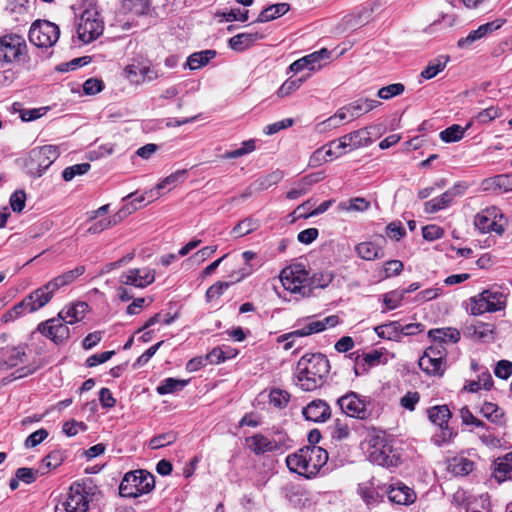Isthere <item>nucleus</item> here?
Segmentation results:
<instances>
[{
  "instance_id": "f257e3e1",
  "label": "nucleus",
  "mask_w": 512,
  "mask_h": 512,
  "mask_svg": "<svg viewBox=\"0 0 512 512\" xmlns=\"http://www.w3.org/2000/svg\"><path fill=\"white\" fill-rule=\"evenodd\" d=\"M296 370V384L304 391H313L323 385L330 364L324 354H306L298 361Z\"/></svg>"
},
{
  "instance_id": "f03ea898",
  "label": "nucleus",
  "mask_w": 512,
  "mask_h": 512,
  "mask_svg": "<svg viewBox=\"0 0 512 512\" xmlns=\"http://www.w3.org/2000/svg\"><path fill=\"white\" fill-rule=\"evenodd\" d=\"M246 447L255 455L265 453H283L291 447V440L282 432L275 433L272 437L256 433L245 438Z\"/></svg>"
},
{
  "instance_id": "7ed1b4c3",
  "label": "nucleus",
  "mask_w": 512,
  "mask_h": 512,
  "mask_svg": "<svg viewBox=\"0 0 512 512\" xmlns=\"http://www.w3.org/2000/svg\"><path fill=\"white\" fill-rule=\"evenodd\" d=\"M56 291L48 287V283L32 291L21 302L13 306L4 316L5 322L13 320L24 313L35 312L44 307L53 297Z\"/></svg>"
},
{
  "instance_id": "20e7f679",
  "label": "nucleus",
  "mask_w": 512,
  "mask_h": 512,
  "mask_svg": "<svg viewBox=\"0 0 512 512\" xmlns=\"http://www.w3.org/2000/svg\"><path fill=\"white\" fill-rule=\"evenodd\" d=\"M59 150L54 145H44L31 149L23 159L28 174L40 177L58 158Z\"/></svg>"
},
{
  "instance_id": "39448f33",
  "label": "nucleus",
  "mask_w": 512,
  "mask_h": 512,
  "mask_svg": "<svg viewBox=\"0 0 512 512\" xmlns=\"http://www.w3.org/2000/svg\"><path fill=\"white\" fill-rule=\"evenodd\" d=\"M155 486L154 476L145 470L127 472L119 486L122 497H138L149 493Z\"/></svg>"
},
{
  "instance_id": "423d86ee",
  "label": "nucleus",
  "mask_w": 512,
  "mask_h": 512,
  "mask_svg": "<svg viewBox=\"0 0 512 512\" xmlns=\"http://www.w3.org/2000/svg\"><path fill=\"white\" fill-rule=\"evenodd\" d=\"M341 412L348 417L367 420L372 416V400L369 396L357 392H347L337 399Z\"/></svg>"
},
{
  "instance_id": "0eeeda50",
  "label": "nucleus",
  "mask_w": 512,
  "mask_h": 512,
  "mask_svg": "<svg viewBox=\"0 0 512 512\" xmlns=\"http://www.w3.org/2000/svg\"><path fill=\"white\" fill-rule=\"evenodd\" d=\"M506 306V295L498 287H492L470 298L472 315H482L503 310Z\"/></svg>"
},
{
  "instance_id": "6e6552de",
  "label": "nucleus",
  "mask_w": 512,
  "mask_h": 512,
  "mask_svg": "<svg viewBox=\"0 0 512 512\" xmlns=\"http://www.w3.org/2000/svg\"><path fill=\"white\" fill-rule=\"evenodd\" d=\"M95 495V487L74 482L61 505L66 512H87Z\"/></svg>"
},
{
  "instance_id": "1a4fd4ad",
  "label": "nucleus",
  "mask_w": 512,
  "mask_h": 512,
  "mask_svg": "<svg viewBox=\"0 0 512 512\" xmlns=\"http://www.w3.org/2000/svg\"><path fill=\"white\" fill-rule=\"evenodd\" d=\"M280 281L285 290L297 295L296 299L309 297V271L301 265H294L281 271Z\"/></svg>"
},
{
  "instance_id": "9d476101",
  "label": "nucleus",
  "mask_w": 512,
  "mask_h": 512,
  "mask_svg": "<svg viewBox=\"0 0 512 512\" xmlns=\"http://www.w3.org/2000/svg\"><path fill=\"white\" fill-rule=\"evenodd\" d=\"M507 219L504 217L501 210L496 206H490L474 217V225L481 233L495 232L498 235H502L505 231Z\"/></svg>"
},
{
  "instance_id": "9b49d317",
  "label": "nucleus",
  "mask_w": 512,
  "mask_h": 512,
  "mask_svg": "<svg viewBox=\"0 0 512 512\" xmlns=\"http://www.w3.org/2000/svg\"><path fill=\"white\" fill-rule=\"evenodd\" d=\"M58 25L47 20H36L30 27L29 40L41 48L52 47L59 39Z\"/></svg>"
},
{
  "instance_id": "f8f14e48",
  "label": "nucleus",
  "mask_w": 512,
  "mask_h": 512,
  "mask_svg": "<svg viewBox=\"0 0 512 512\" xmlns=\"http://www.w3.org/2000/svg\"><path fill=\"white\" fill-rule=\"evenodd\" d=\"M104 25L99 13L94 9L85 10L77 26L78 38L83 43H90L103 33Z\"/></svg>"
},
{
  "instance_id": "ddd939ff",
  "label": "nucleus",
  "mask_w": 512,
  "mask_h": 512,
  "mask_svg": "<svg viewBox=\"0 0 512 512\" xmlns=\"http://www.w3.org/2000/svg\"><path fill=\"white\" fill-rule=\"evenodd\" d=\"M369 460L379 466L395 467L400 461V455L386 439L376 437L369 451Z\"/></svg>"
},
{
  "instance_id": "4468645a",
  "label": "nucleus",
  "mask_w": 512,
  "mask_h": 512,
  "mask_svg": "<svg viewBox=\"0 0 512 512\" xmlns=\"http://www.w3.org/2000/svg\"><path fill=\"white\" fill-rule=\"evenodd\" d=\"M27 48L25 39L18 34L9 33L0 37V62L11 63L19 60Z\"/></svg>"
},
{
  "instance_id": "2eb2a0df",
  "label": "nucleus",
  "mask_w": 512,
  "mask_h": 512,
  "mask_svg": "<svg viewBox=\"0 0 512 512\" xmlns=\"http://www.w3.org/2000/svg\"><path fill=\"white\" fill-rule=\"evenodd\" d=\"M37 329L41 334L51 339L56 344L63 343L70 337V330L67 323L59 316L41 322Z\"/></svg>"
},
{
  "instance_id": "dca6fc26",
  "label": "nucleus",
  "mask_w": 512,
  "mask_h": 512,
  "mask_svg": "<svg viewBox=\"0 0 512 512\" xmlns=\"http://www.w3.org/2000/svg\"><path fill=\"white\" fill-rule=\"evenodd\" d=\"M465 187L461 184H455L446 190L443 194L424 203V211L428 214L436 213L448 208L457 196L463 194Z\"/></svg>"
},
{
  "instance_id": "f3484780",
  "label": "nucleus",
  "mask_w": 512,
  "mask_h": 512,
  "mask_svg": "<svg viewBox=\"0 0 512 512\" xmlns=\"http://www.w3.org/2000/svg\"><path fill=\"white\" fill-rule=\"evenodd\" d=\"M339 324V317L337 315H330L320 320H310L302 328L297 329L289 334H285V339L294 338L296 336L303 337L309 336L314 333H320L325 329L335 327Z\"/></svg>"
},
{
  "instance_id": "a211bd4d",
  "label": "nucleus",
  "mask_w": 512,
  "mask_h": 512,
  "mask_svg": "<svg viewBox=\"0 0 512 512\" xmlns=\"http://www.w3.org/2000/svg\"><path fill=\"white\" fill-rule=\"evenodd\" d=\"M155 280V271L149 268L130 269L121 274L119 282L136 288H145Z\"/></svg>"
},
{
  "instance_id": "6ab92c4d",
  "label": "nucleus",
  "mask_w": 512,
  "mask_h": 512,
  "mask_svg": "<svg viewBox=\"0 0 512 512\" xmlns=\"http://www.w3.org/2000/svg\"><path fill=\"white\" fill-rule=\"evenodd\" d=\"M385 493L390 502L398 505H409L416 499L414 490L400 481L385 485Z\"/></svg>"
},
{
  "instance_id": "aec40b11",
  "label": "nucleus",
  "mask_w": 512,
  "mask_h": 512,
  "mask_svg": "<svg viewBox=\"0 0 512 512\" xmlns=\"http://www.w3.org/2000/svg\"><path fill=\"white\" fill-rule=\"evenodd\" d=\"M504 22L505 20L503 19H496L480 25L476 30H472L466 37L460 38L457 42V46L461 49L469 48L474 42L501 28Z\"/></svg>"
},
{
  "instance_id": "412c9836",
  "label": "nucleus",
  "mask_w": 512,
  "mask_h": 512,
  "mask_svg": "<svg viewBox=\"0 0 512 512\" xmlns=\"http://www.w3.org/2000/svg\"><path fill=\"white\" fill-rule=\"evenodd\" d=\"M303 415L313 422H325L331 416L330 406L321 399L313 400L304 409Z\"/></svg>"
},
{
  "instance_id": "4be33fe9",
  "label": "nucleus",
  "mask_w": 512,
  "mask_h": 512,
  "mask_svg": "<svg viewBox=\"0 0 512 512\" xmlns=\"http://www.w3.org/2000/svg\"><path fill=\"white\" fill-rule=\"evenodd\" d=\"M304 453L307 456L308 467H310V475L313 477L328 461V453L319 446H305Z\"/></svg>"
},
{
  "instance_id": "5701e85b",
  "label": "nucleus",
  "mask_w": 512,
  "mask_h": 512,
  "mask_svg": "<svg viewBox=\"0 0 512 512\" xmlns=\"http://www.w3.org/2000/svg\"><path fill=\"white\" fill-rule=\"evenodd\" d=\"M287 467L291 472L297 473L306 478H311L310 467H308L307 456L304 449H299L296 453L288 455L286 458Z\"/></svg>"
},
{
  "instance_id": "b1692460",
  "label": "nucleus",
  "mask_w": 512,
  "mask_h": 512,
  "mask_svg": "<svg viewBox=\"0 0 512 512\" xmlns=\"http://www.w3.org/2000/svg\"><path fill=\"white\" fill-rule=\"evenodd\" d=\"M482 189L489 192H508L512 190V174H500L482 181Z\"/></svg>"
},
{
  "instance_id": "393cba45",
  "label": "nucleus",
  "mask_w": 512,
  "mask_h": 512,
  "mask_svg": "<svg viewBox=\"0 0 512 512\" xmlns=\"http://www.w3.org/2000/svg\"><path fill=\"white\" fill-rule=\"evenodd\" d=\"M88 304L86 302H77L65 306L58 314L67 324H74L82 320L88 311Z\"/></svg>"
},
{
  "instance_id": "a878e982",
  "label": "nucleus",
  "mask_w": 512,
  "mask_h": 512,
  "mask_svg": "<svg viewBox=\"0 0 512 512\" xmlns=\"http://www.w3.org/2000/svg\"><path fill=\"white\" fill-rule=\"evenodd\" d=\"M263 35L257 31L239 33L229 39V47L235 51L241 52L251 47Z\"/></svg>"
},
{
  "instance_id": "bb28decb",
  "label": "nucleus",
  "mask_w": 512,
  "mask_h": 512,
  "mask_svg": "<svg viewBox=\"0 0 512 512\" xmlns=\"http://www.w3.org/2000/svg\"><path fill=\"white\" fill-rule=\"evenodd\" d=\"M381 105V102L374 99L360 98L346 105L349 118L354 119Z\"/></svg>"
},
{
  "instance_id": "cd10ccee",
  "label": "nucleus",
  "mask_w": 512,
  "mask_h": 512,
  "mask_svg": "<svg viewBox=\"0 0 512 512\" xmlns=\"http://www.w3.org/2000/svg\"><path fill=\"white\" fill-rule=\"evenodd\" d=\"M357 255L367 261H373L384 257V250L376 242H361L355 246Z\"/></svg>"
},
{
  "instance_id": "c85d7f7f",
  "label": "nucleus",
  "mask_w": 512,
  "mask_h": 512,
  "mask_svg": "<svg viewBox=\"0 0 512 512\" xmlns=\"http://www.w3.org/2000/svg\"><path fill=\"white\" fill-rule=\"evenodd\" d=\"M367 132L365 130H356L351 133H348L339 138L338 147H343L344 151L346 149L354 150L362 146H367L366 139Z\"/></svg>"
},
{
  "instance_id": "c756f323",
  "label": "nucleus",
  "mask_w": 512,
  "mask_h": 512,
  "mask_svg": "<svg viewBox=\"0 0 512 512\" xmlns=\"http://www.w3.org/2000/svg\"><path fill=\"white\" fill-rule=\"evenodd\" d=\"M480 413L495 425L504 426L506 424L504 410L495 403L484 402L480 407Z\"/></svg>"
},
{
  "instance_id": "7c9ffc66",
  "label": "nucleus",
  "mask_w": 512,
  "mask_h": 512,
  "mask_svg": "<svg viewBox=\"0 0 512 512\" xmlns=\"http://www.w3.org/2000/svg\"><path fill=\"white\" fill-rule=\"evenodd\" d=\"M494 476L498 482L512 480V452L496 460Z\"/></svg>"
},
{
  "instance_id": "2f4dec72",
  "label": "nucleus",
  "mask_w": 512,
  "mask_h": 512,
  "mask_svg": "<svg viewBox=\"0 0 512 512\" xmlns=\"http://www.w3.org/2000/svg\"><path fill=\"white\" fill-rule=\"evenodd\" d=\"M445 364L446 360L441 359V356L438 358L422 356L419 359V367L421 370L433 376L442 375L445 370Z\"/></svg>"
},
{
  "instance_id": "473e14b6",
  "label": "nucleus",
  "mask_w": 512,
  "mask_h": 512,
  "mask_svg": "<svg viewBox=\"0 0 512 512\" xmlns=\"http://www.w3.org/2000/svg\"><path fill=\"white\" fill-rule=\"evenodd\" d=\"M85 271L84 266H78L72 270L64 272L63 274L53 278L48 282V287L51 286L52 289L57 291L61 287L69 285L74 282L79 276H81Z\"/></svg>"
},
{
  "instance_id": "72a5a7b5",
  "label": "nucleus",
  "mask_w": 512,
  "mask_h": 512,
  "mask_svg": "<svg viewBox=\"0 0 512 512\" xmlns=\"http://www.w3.org/2000/svg\"><path fill=\"white\" fill-rule=\"evenodd\" d=\"M429 420L439 428L447 426L452 413L447 405L432 406L427 410Z\"/></svg>"
},
{
  "instance_id": "f704fd0d",
  "label": "nucleus",
  "mask_w": 512,
  "mask_h": 512,
  "mask_svg": "<svg viewBox=\"0 0 512 512\" xmlns=\"http://www.w3.org/2000/svg\"><path fill=\"white\" fill-rule=\"evenodd\" d=\"M376 334L383 339L401 341L400 322L391 321L375 327Z\"/></svg>"
},
{
  "instance_id": "c9c22d12",
  "label": "nucleus",
  "mask_w": 512,
  "mask_h": 512,
  "mask_svg": "<svg viewBox=\"0 0 512 512\" xmlns=\"http://www.w3.org/2000/svg\"><path fill=\"white\" fill-rule=\"evenodd\" d=\"M25 352L20 348H9L4 354L0 361V368L10 369L16 367L19 363L23 362Z\"/></svg>"
},
{
  "instance_id": "e433bc0d",
  "label": "nucleus",
  "mask_w": 512,
  "mask_h": 512,
  "mask_svg": "<svg viewBox=\"0 0 512 512\" xmlns=\"http://www.w3.org/2000/svg\"><path fill=\"white\" fill-rule=\"evenodd\" d=\"M289 11V5L287 3H279L275 5H271L258 15L257 22H268L276 19Z\"/></svg>"
},
{
  "instance_id": "4c0bfd02",
  "label": "nucleus",
  "mask_w": 512,
  "mask_h": 512,
  "mask_svg": "<svg viewBox=\"0 0 512 512\" xmlns=\"http://www.w3.org/2000/svg\"><path fill=\"white\" fill-rule=\"evenodd\" d=\"M448 61L449 57L445 55H441L431 60L426 68L421 72V77L426 80L434 78L438 73L444 70Z\"/></svg>"
},
{
  "instance_id": "58836bf2",
  "label": "nucleus",
  "mask_w": 512,
  "mask_h": 512,
  "mask_svg": "<svg viewBox=\"0 0 512 512\" xmlns=\"http://www.w3.org/2000/svg\"><path fill=\"white\" fill-rule=\"evenodd\" d=\"M216 56L215 50H203L191 54L187 59V64L191 70H196L206 65Z\"/></svg>"
},
{
  "instance_id": "ea45409f",
  "label": "nucleus",
  "mask_w": 512,
  "mask_h": 512,
  "mask_svg": "<svg viewBox=\"0 0 512 512\" xmlns=\"http://www.w3.org/2000/svg\"><path fill=\"white\" fill-rule=\"evenodd\" d=\"M283 178V172L281 170H275L265 176H262L255 180L251 187L254 188V190H266L273 185H276L278 182H280Z\"/></svg>"
},
{
  "instance_id": "a19ab883",
  "label": "nucleus",
  "mask_w": 512,
  "mask_h": 512,
  "mask_svg": "<svg viewBox=\"0 0 512 512\" xmlns=\"http://www.w3.org/2000/svg\"><path fill=\"white\" fill-rule=\"evenodd\" d=\"M188 383L189 380L166 378L161 382L156 390L160 395L171 394L181 391Z\"/></svg>"
},
{
  "instance_id": "79ce46f5",
  "label": "nucleus",
  "mask_w": 512,
  "mask_h": 512,
  "mask_svg": "<svg viewBox=\"0 0 512 512\" xmlns=\"http://www.w3.org/2000/svg\"><path fill=\"white\" fill-rule=\"evenodd\" d=\"M260 227V221L253 217H247L240 221L233 229L232 234L235 237H243L252 233Z\"/></svg>"
},
{
  "instance_id": "37998d69",
  "label": "nucleus",
  "mask_w": 512,
  "mask_h": 512,
  "mask_svg": "<svg viewBox=\"0 0 512 512\" xmlns=\"http://www.w3.org/2000/svg\"><path fill=\"white\" fill-rule=\"evenodd\" d=\"M333 280V274L329 271H321L309 275L310 296L315 289L326 288Z\"/></svg>"
},
{
  "instance_id": "c03bdc74",
  "label": "nucleus",
  "mask_w": 512,
  "mask_h": 512,
  "mask_svg": "<svg viewBox=\"0 0 512 512\" xmlns=\"http://www.w3.org/2000/svg\"><path fill=\"white\" fill-rule=\"evenodd\" d=\"M64 453L60 450L51 451L41 462L40 471L42 474L48 473L62 464Z\"/></svg>"
},
{
  "instance_id": "a18cd8bd",
  "label": "nucleus",
  "mask_w": 512,
  "mask_h": 512,
  "mask_svg": "<svg viewBox=\"0 0 512 512\" xmlns=\"http://www.w3.org/2000/svg\"><path fill=\"white\" fill-rule=\"evenodd\" d=\"M125 71L128 73L130 77H137L138 75L141 76V81H151L157 78V73L145 65H128L125 68Z\"/></svg>"
},
{
  "instance_id": "49530a36",
  "label": "nucleus",
  "mask_w": 512,
  "mask_h": 512,
  "mask_svg": "<svg viewBox=\"0 0 512 512\" xmlns=\"http://www.w3.org/2000/svg\"><path fill=\"white\" fill-rule=\"evenodd\" d=\"M330 52L322 48L319 51H315L309 55H306L303 57L304 60H306V64L308 65L309 71H314L316 69L321 68L322 61L327 60L329 58Z\"/></svg>"
},
{
  "instance_id": "de8ad7c7",
  "label": "nucleus",
  "mask_w": 512,
  "mask_h": 512,
  "mask_svg": "<svg viewBox=\"0 0 512 512\" xmlns=\"http://www.w3.org/2000/svg\"><path fill=\"white\" fill-rule=\"evenodd\" d=\"M122 7L134 15H145L149 11L150 3L148 0H123Z\"/></svg>"
},
{
  "instance_id": "09e8293b",
  "label": "nucleus",
  "mask_w": 512,
  "mask_h": 512,
  "mask_svg": "<svg viewBox=\"0 0 512 512\" xmlns=\"http://www.w3.org/2000/svg\"><path fill=\"white\" fill-rule=\"evenodd\" d=\"M465 132L466 128L458 124H453L440 132V139L446 143L457 142L464 137Z\"/></svg>"
},
{
  "instance_id": "8fccbe9b",
  "label": "nucleus",
  "mask_w": 512,
  "mask_h": 512,
  "mask_svg": "<svg viewBox=\"0 0 512 512\" xmlns=\"http://www.w3.org/2000/svg\"><path fill=\"white\" fill-rule=\"evenodd\" d=\"M370 207V202L365 198L356 197L352 198L348 201H344L339 203L338 209L340 211H358L363 212L366 211Z\"/></svg>"
},
{
  "instance_id": "3c124183",
  "label": "nucleus",
  "mask_w": 512,
  "mask_h": 512,
  "mask_svg": "<svg viewBox=\"0 0 512 512\" xmlns=\"http://www.w3.org/2000/svg\"><path fill=\"white\" fill-rule=\"evenodd\" d=\"M120 211L119 213H121ZM121 219V215H114L113 217L103 218L98 221H95L91 224V226L88 228V232L90 234H98L102 231L115 226Z\"/></svg>"
},
{
  "instance_id": "603ef678",
  "label": "nucleus",
  "mask_w": 512,
  "mask_h": 512,
  "mask_svg": "<svg viewBox=\"0 0 512 512\" xmlns=\"http://www.w3.org/2000/svg\"><path fill=\"white\" fill-rule=\"evenodd\" d=\"M177 440V434L173 431L162 433L154 436L149 441V447L151 449H160L162 447L173 444Z\"/></svg>"
},
{
  "instance_id": "864d4df0",
  "label": "nucleus",
  "mask_w": 512,
  "mask_h": 512,
  "mask_svg": "<svg viewBox=\"0 0 512 512\" xmlns=\"http://www.w3.org/2000/svg\"><path fill=\"white\" fill-rule=\"evenodd\" d=\"M404 91L405 86L402 83H393L380 88L377 92V96L383 100H389L401 95Z\"/></svg>"
},
{
  "instance_id": "5fc2aeb1",
  "label": "nucleus",
  "mask_w": 512,
  "mask_h": 512,
  "mask_svg": "<svg viewBox=\"0 0 512 512\" xmlns=\"http://www.w3.org/2000/svg\"><path fill=\"white\" fill-rule=\"evenodd\" d=\"M91 168L87 162L66 167L62 172L65 181H71L75 176L86 174Z\"/></svg>"
},
{
  "instance_id": "6e6d98bb",
  "label": "nucleus",
  "mask_w": 512,
  "mask_h": 512,
  "mask_svg": "<svg viewBox=\"0 0 512 512\" xmlns=\"http://www.w3.org/2000/svg\"><path fill=\"white\" fill-rule=\"evenodd\" d=\"M255 148H256L255 141L250 139V140L244 141L240 148L232 150V151H227L223 155V158H225V159L239 158V157H242L246 154L253 152L255 150Z\"/></svg>"
},
{
  "instance_id": "4d7b16f0",
  "label": "nucleus",
  "mask_w": 512,
  "mask_h": 512,
  "mask_svg": "<svg viewBox=\"0 0 512 512\" xmlns=\"http://www.w3.org/2000/svg\"><path fill=\"white\" fill-rule=\"evenodd\" d=\"M474 469V462L467 458H455L452 464V470L457 475H468Z\"/></svg>"
},
{
  "instance_id": "13d9d810",
  "label": "nucleus",
  "mask_w": 512,
  "mask_h": 512,
  "mask_svg": "<svg viewBox=\"0 0 512 512\" xmlns=\"http://www.w3.org/2000/svg\"><path fill=\"white\" fill-rule=\"evenodd\" d=\"M474 335L484 342L491 341L494 339V326L480 322L475 326Z\"/></svg>"
},
{
  "instance_id": "bf43d9fd",
  "label": "nucleus",
  "mask_w": 512,
  "mask_h": 512,
  "mask_svg": "<svg viewBox=\"0 0 512 512\" xmlns=\"http://www.w3.org/2000/svg\"><path fill=\"white\" fill-rule=\"evenodd\" d=\"M269 399L273 406L277 408H283L288 404L290 400V394L287 391L281 389H272L269 394Z\"/></svg>"
},
{
  "instance_id": "052dcab7",
  "label": "nucleus",
  "mask_w": 512,
  "mask_h": 512,
  "mask_svg": "<svg viewBox=\"0 0 512 512\" xmlns=\"http://www.w3.org/2000/svg\"><path fill=\"white\" fill-rule=\"evenodd\" d=\"M305 78L288 79L286 80L277 91L279 97L289 96L291 93L300 88Z\"/></svg>"
},
{
  "instance_id": "680f3d73",
  "label": "nucleus",
  "mask_w": 512,
  "mask_h": 512,
  "mask_svg": "<svg viewBox=\"0 0 512 512\" xmlns=\"http://www.w3.org/2000/svg\"><path fill=\"white\" fill-rule=\"evenodd\" d=\"M160 196L159 192H154L153 190H150L149 192H145L142 195H137V193H131L129 194L126 199H132L130 205L132 206V210L138 209V206L136 203L141 204L142 202L147 200V203L152 202L153 200L157 199Z\"/></svg>"
},
{
  "instance_id": "e2e57ef3",
  "label": "nucleus",
  "mask_w": 512,
  "mask_h": 512,
  "mask_svg": "<svg viewBox=\"0 0 512 512\" xmlns=\"http://www.w3.org/2000/svg\"><path fill=\"white\" fill-rule=\"evenodd\" d=\"M501 115V109L499 107L491 106L480 111L476 116L475 120L478 123L486 124L491 122L492 120L498 118Z\"/></svg>"
},
{
  "instance_id": "0e129e2a",
  "label": "nucleus",
  "mask_w": 512,
  "mask_h": 512,
  "mask_svg": "<svg viewBox=\"0 0 512 512\" xmlns=\"http://www.w3.org/2000/svg\"><path fill=\"white\" fill-rule=\"evenodd\" d=\"M185 174V170H178L170 174L156 185V192L160 193V190L164 189L165 187L170 185H176L178 182L182 181L185 178Z\"/></svg>"
},
{
  "instance_id": "69168bd1",
  "label": "nucleus",
  "mask_w": 512,
  "mask_h": 512,
  "mask_svg": "<svg viewBox=\"0 0 512 512\" xmlns=\"http://www.w3.org/2000/svg\"><path fill=\"white\" fill-rule=\"evenodd\" d=\"M403 298L404 293H401L399 290H394L384 295L383 302L387 309L393 310L401 305Z\"/></svg>"
},
{
  "instance_id": "338daca9",
  "label": "nucleus",
  "mask_w": 512,
  "mask_h": 512,
  "mask_svg": "<svg viewBox=\"0 0 512 512\" xmlns=\"http://www.w3.org/2000/svg\"><path fill=\"white\" fill-rule=\"evenodd\" d=\"M230 284V282H216L207 289L206 300L210 302L213 299L219 298L229 288Z\"/></svg>"
},
{
  "instance_id": "774afa93",
  "label": "nucleus",
  "mask_w": 512,
  "mask_h": 512,
  "mask_svg": "<svg viewBox=\"0 0 512 512\" xmlns=\"http://www.w3.org/2000/svg\"><path fill=\"white\" fill-rule=\"evenodd\" d=\"M494 374L500 379H508L512 375V362L508 360H500L494 368Z\"/></svg>"
}]
</instances>
